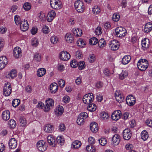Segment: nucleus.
<instances>
[{"instance_id": "1", "label": "nucleus", "mask_w": 152, "mask_h": 152, "mask_svg": "<svg viewBox=\"0 0 152 152\" xmlns=\"http://www.w3.org/2000/svg\"><path fill=\"white\" fill-rule=\"evenodd\" d=\"M149 65L148 60L145 59H140L137 63L138 69L141 71H144L148 67Z\"/></svg>"}, {"instance_id": "2", "label": "nucleus", "mask_w": 152, "mask_h": 152, "mask_svg": "<svg viewBox=\"0 0 152 152\" xmlns=\"http://www.w3.org/2000/svg\"><path fill=\"white\" fill-rule=\"evenodd\" d=\"M115 35L119 38L124 37L126 34L127 31L126 29L122 27L116 28L115 30Z\"/></svg>"}, {"instance_id": "3", "label": "nucleus", "mask_w": 152, "mask_h": 152, "mask_svg": "<svg viewBox=\"0 0 152 152\" xmlns=\"http://www.w3.org/2000/svg\"><path fill=\"white\" fill-rule=\"evenodd\" d=\"M50 4L51 7L55 10H59L62 7V3L60 0H50Z\"/></svg>"}, {"instance_id": "4", "label": "nucleus", "mask_w": 152, "mask_h": 152, "mask_svg": "<svg viewBox=\"0 0 152 152\" xmlns=\"http://www.w3.org/2000/svg\"><path fill=\"white\" fill-rule=\"evenodd\" d=\"M74 5L75 9L78 12L82 13L84 12L85 6L82 1L80 0L75 1Z\"/></svg>"}, {"instance_id": "5", "label": "nucleus", "mask_w": 152, "mask_h": 152, "mask_svg": "<svg viewBox=\"0 0 152 152\" xmlns=\"http://www.w3.org/2000/svg\"><path fill=\"white\" fill-rule=\"evenodd\" d=\"M94 96L92 93H88L84 96L83 101L84 103L88 104L91 103L93 101Z\"/></svg>"}, {"instance_id": "6", "label": "nucleus", "mask_w": 152, "mask_h": 152, "mask_svg": "<svg viewBox=\"0 0 152 152\" xmlns=\"http://www.w3.org/2000/svg\"><path fill=\"white\" fill-rule=\"evenodd\" d=\"M37 147L39 151L43 152L46 150L47 146L45 141L39 140L37 144Z\"/></svg>"}, {"instance_id": "7", "label": "nucleus", "mask_w": 152, "mask_h": 152, "mask_svg": "<svg viewBox=\"0 0 152 152\" xmlns=\"http://www.w3.org/2000/svg\"><path fill=\"white\" fill-rule=\"evenodd\" d=\"M45 102L44 110L45 112L49 111L50 110V107L54 105V101L52 99H49L46 101Z\"/></svg>"}, {"instance_id": "8", "label": "nucleus", "mask_w": 152, "mask_h": 152, "mask_svg": "<svg viewBox=\"0 0 152 152\" xmlns=\"http://www.w3.org/2000/svg\"><path fill=\"white\" fill-rule=\"evenodd\" d=\"M119 42L118 41L114 40L110 42L109 47L111 50L115 51L119 48Z\"/></svg>"}, {"instance_id": "9", "label": "nucleus", "mask_w": 152, "mask_h": 152, "mask_svg": "<svg viewBox=\"0 0 152 152\" xmlns=\"http://www.w3.org/2000/svg\"><path fill=\"white\" fill-rule=\"evenodd\" d=\"M59 56L61 60L66 61L70 58L71 56L70 54L67 52L63 51L61 52Z\"/></svg>"}, {"instance_id": "10", "label": "nucleus", "mask_w": 152, "mask_h": 152, "mask_svg": "<svg viewBox=\"0 0 152 152\" xmlns=\"http://www.w3.org/2000/svg\"><path fill=\"white\" fill-rule=\"evenodd\" d=\"M136 102L135 98L132 95L127 96L126 97V104L129 106H132L134 105Z\"/></svg>"}, {"instance_id": "11", "label": "nucleus", "mask_w": 152, "mask_h": 152, "mask_svg": "<svg viewBox=\"0 0 152 152\" xmlns=\"http://www.w3.org/2000/svg\"><path fill=\"white\" fill-rule=\"evenodd\" d=\"M12 92L11 86L8 84H5L4 87L3 94L6 96H9Z\"/></svg>"}, {"instance_id": "12", "label": "nucleus", "mask_w": 152, "mask_h": 152, "mask_svg": "<svg viewBox=\"0 0 152 152\" xmlns=\"http://www.w3.org/2000/svg\"><path fill=\"white\" fill-rule=\"evenodd\" d=\"M13 54V56L16 58L21 57L22 56V52L21 48L16 47L14 49Z\"/></svg>"}, {"instance_id": "13", "label": "nucleus", "mask_w": 152, "mask_h": 152, "mask_svg": "<svg viewBox=\"0 0 152 152\" xmlns=\"http://www.w3.org/2000/svg\"><path fill=\"white\" fill-rule=\"evenodd\" d=\"M115 96L116 100L119 102L121 103L124 100V97L119 90H117L115 94Z\"/></svg>"}, {"instance_id": "14", "label": "nucleus", "mask_w": 152, "mask_h": 152, "mask_svg": "<svg viewBox=\"0 0 152 152\" xmlns=\"http://www.w3.org/2000/svg\"><path fill=\"white\" fill-rule=\"evenodd\" d=\"M120 140L121 137L120 136L117 134H115L112 137V144L114 146L117 145L119 144Z\"/></svg>"}, {"instance_id": "15", "label": "nucleus", "mask_w": 152, "mask_h": 152, "mask_svg": "<svg viewBox=\"0 0 152 152\" xmlns=\"http://www.w3.org/2000/svg\"><path fill=\"white\" fill-rule=\"evenodd\" d=\"M123 136L124 138L126 140H128L131 138L132 136V133L129 129H126L124 130Z\"/></svg>"}, {"instance_id": "16", "label": "nucleus", "mask_w": 152, "mask_h": 152, "mask_svg": "<svg viewBox=\"0 0 152 152\" xmlns=\"http://www.w3.org/2000/svg\"><path fill=\"white\" fill-rule=\"evenodd\" d=\"M20 25V29L22 31H26L29 28V25L27 20L24 19L23 21H22Z\"/></svg>"}, {"instance_id": "17", "label": "nucleus", "mask_w": 152, "mask_h": 152, "mask_svg": "<svg viewBox=\"0 0 152 152\" xmlns=\"http://www.w3.org/2000/svg\"><path fill=\"white\" fill-rule=\"evenodd\" d=\"M149 40L148 39L145 38L142 41V49L146 50L149 48Z\"/></svg>"}, {"instance_id": "18", "label": "nucleus", "mask_w": 152, "mask_h": 152, "mask_svg": "<svg viewBox=\"0 0 152 152\" xmlns=\"http://www.w3.org/2000/svg\"><path fill=\"white\" fill-rule=\"evenodd\" d=\"M8 61L5 56L0 57V70L3 69L7 64Z\"/></svg>"}, {"instance_id": "19", "label": "nucleus", "mask_w": 152, "mask_h": 152, "mask_svg": "<svg viewBox=\"0 0 152 152\" xmlns=\"http://www.w3.org/2000/svg\"><path fill=\"white\" fill-rule=\"evenodd\" d=\"M121 111L119 110L115 111L112 114L111 118L113 120L117 121L121 117Z\"/></svg>"}, {"instance_id": "20", "label": "nucleus", "mask_w": 152, "mask_h": 152, "mask_svg": "<svg viewBox=\"0 0 152 152\" xmlns=\"http://www.w3.org/2000/svg\"><path fill=\"white\" fill-rule=\"evenodd\" d=\"M47 141L50 145L52 147H54L56 142L55 138L51 135L48 136L47 137Z\"/></svg>"}, {"instance_id": "21", "label": "nucleus", "mask_w": 152, "mask_h": 152, "mask_svg": "<svg viewBox=\"0 0 152 152\" xmlns=\"http://www.w3.org/2000/svg\"><path fill=\"white\" fill-rule=\"evenodd\" d=\"M56 13L54 11L51 10L50 11L47 15V20L48 21H51L55 18Z\"/></svg>"}, {"instance_id": "22", "label": "nucleus", "mask_w": 152, "mask_h": 152, "mask_svg": "<svg viewBox=\"0 0 152 152\" xmlns=\"http://www.w3.org/2000/svg\"><path fill=\"white\" fill-rule=\"evenodd\" d=\"M81 142L78 140L74 141L71 145V148L73 149H77L79 148L81 145Z\"/></svg>"}, {"instance_id": "23", "label": "nucleus", "mask_w": 152, "mask_h": 152, "mask_svg": "<svg viewBox=\"0 0 152 152\" xmlns=\"http://www.w3.org/2000/svg\"><path fill=\"white\" fill-rule=\"evenodd\" d=\"M9 145L10 148H15L17 146V142L15 139L14 138L10 139L9 141Z\"/></svg>"}, {"instance_id": "24", "label": "nucleus", "mask_w": 152, "mask_h": 152, "mask_svg": "<svg viewBox=\"0 0 152 152\" xmlns=\"http://www.w3.org/2000/svg\"><path fill=\"white\" fill-rule=\"evenodd\" d=\"M90 129L93 132L96 133L98 131V125L96 122L91 123L90 125Z\"/></svg>"}, {"instance_id": "25", "label": "nucleus", "mask_w": 152, "mask_h": 152, "mask_svg": "<svg viewBox=\"0 0 152 152\" xmlns=\"http://www.w3.org/2000/svg\"><path fill=\"white\" fill-rule=\"evenodd\" d=\"M54 128L52 125L50 124H46L44 126V130L47 133H51L53 132Z\"/></svg>"}, {"instance_id": "26", "label": "nucleus", "mask_w": 152, "mask_h": 152, "mask_svg": "<svg viewBox=\"0 0 152 152\" xmlns=\"http://www.w3.org/2000/svg\"><path fill=\"white\" fill-rule=\"evenodd\" d=\"M152 30V23L149 22L146 23L145 26L144 31L146 33H148Z\"/></svg>"}, {"instance_id": "27", "label": "nucleus", "mask_w": 152, "mask_h": 152, "mask_svg": "<svg viewBox=\"0 0 152 152\" xmlns=\"http://www.w3.org/2000/svg\"><path fill=\"white\" fill-rule=\"evenodd\" d=\"M17 72L15 70L13 69L8 73L7 77L10 79H13L17 76Z\"/></svg>"}, {"instance_id": "28", "label": "nucleus", "mask_w": 152, "mask_h": 152, "mask_svg": "<svg viewBox=\"0 0 152 152\" xmlns=\"http://www.w3.org/2000/svg\"><path fill=\"white\" fill-rule=\"evenodd\" d=\"M65 38L66 41L69 43H71L74 41V37L72 35L69 33L66 34Z\"/></svg>"}, {"instance_id": "29", "label": "nucleus", "mask_w": 152, "mask_h": 152, "mask_svg": "<svg viewBox=\"0 0 152 152\" xmlns=\"http://www.w3.org/2000/svg\"><path fill=\"white\" fill-rule=\"evenodd\" d=\"M58 86L55 83H52L50 86V90L52 93L54 94L57 91Z\"/></svg>"}, {"instance_id": "30", "label": "nucleus", "mask_w": 152, "mask_h": 152, "mask_svg": "<svg viewBox=\"0 0 152 152\" xmlns=\"http://www.w3.org/2000/svg\"><path fill=\"white\" fill-rule=\"evenodd\" d=\"M10 117V113L9 110H6L3 111L2 114V118L3 120L7 121Z\"/></svg>"}, {"instance_id": "31", "label": "nucleus", "mask_w": 152, "mask_h": 152, "mask_svg": "<svg viewBox=\"0 0 152 152\" xmlns=\"http://www.w3.org/2000/svg\"><path fill=\"white\" fill-rule=\"evenodd\" d=\"M46 72V70L44 68L39 69L37 71V75L38 77H42L44 76Z\"/></svg>"}, {"instance_id": "32", "label": "nucleus", "mask_w": 152, "mask_h": 152, "mask_svg": "<svg viewBox=\"0 0 152 152\" xmlns=\"http://www.w3.org/2000/svg\"><path fill=\"white\" fill-rule=\"evenodd\" d=\"M131 59V57L129 55L124 56L122 60V63L123 64H128Z\"/></svg>"}, {"instance_id": "33", "label": "nucleus", "mask_w": 152, "mask_h": 152, "mask_svg": "<svg viewBox=\"0 0 152 152\" xmlns=\"http://www.w3.org/2000/svg\"><path fill=\"white\" fill-rule=\"evenodd\" d=\"M86 43V42L84 40L81 38H79L77 42V45L81 48L84 47Z\"/></svg>"}, {"instance_id": "34", "label": "nucleus", "mask_w": 152, "mask_h": 152, "mask_svg": "<svg viewBox=\"0 0 152 152\" xmlns=\"http://www.w3.org/2000/svg\"><path fill=\"white\" fill-rule=\"evenodd\" d=\"M128 75V72L126 70H122L120 74L119 75V78L121 80H123Z\"/></svg>"}, {"instance_id": "35", "label": "nucleus", "mask_w": 152, "mask_h": 152, "mask_svg": "<svg viewBox=\"0 0 152 152\" xmlns=\"http://www.w3.org/2000/svg\"><path fill=\"white\" fill-rule=\"evenodd\" d=\"M141 138L143 140H146L148 137V133L146 130H143L141 133Z\"/></svg>"}, {"instance_id": "36", "label": "nucleus", "mask_w": 152, "mask_h": 152, "mask_svg": "<svg viewBox=\"0 0 152 152\" xmlns=\"http://www.w3.org/2000/svg\"><path fill=\"white\" fill-rule=\"evenodd\" d=\"M73 32L75 35L78 37L81 36L83 33L82 30L79 28L75 29L73 30Z\"/></svg>"}, {"instance_id": "37", "label": "nucleus", "mask_w": 152, "mask_h": 152, "mask_svg": "<svg viewBox=\"0 0 152 152\" xmlns=\"http://www.w3.org/2000/svg\"><path fill=\"white\" fill-rule=\"evenodd\" d=\"M109 116L108 113L105 112H102L100 114V118L102 120L106 121L109 118Z\"/></svg>"}, {"instance_id": "38", "label": "nucleus", "mask_w": 152, "mask_h": 152, "mask_svg": "<svg viewBox=\"0 0 152 152\" xmlns=\"http://www.w3.org/2000/svg\"><path fill=\"white\" fill-rule=\"evenodd\" d=\"M64 112V108L61 106H59L57 108L56 110L55 111L56 113L58 115H61Z\"/></svg>"}, {"instance_id": "39", "label": "nucleus", "mask_w": 152, "mask_h": 152, "mask_svg": "<svg viewBox=\"0 0 152 152\" xmlns=\"http://www.w3.org/2000/svg\"><path fill=\"white\" fill-rule=\"evenodd\" d=\"M96 106L94 104H91L87 107V110L90 112H93L96 110Z\"/></svg>"}, {"instance_id": "40", "label": "nucleus", "mask_w": 152, "mask_h": 152, "mask_svg": "<svg viewBox=\"0 0 152 152\" xmlns=\"http://www.w3.org/2000/svg\"><path fill=\"white\" fill-rule=\"evenodd\" d=\"M98 45L99 48H103L106 45V41L105 40L102 38L98 41Z\"/></svg>"}, {"instance_id": "41", "label": "nucleus", "mask_w": 152, "mask_h": 152, "mask_svg": "<svg viewBox=\"0 0 152 152\" xmlns=\"http://www.w3.org/2000/svg\"><path fill=\"white\" fill-rule=\"evenodd\" d=\"M57 142L58 144L62 145L64 144V139L63 137L61 136H58L57 137Z\"/></svg>"}, {"instance_id": "42", "label": "nucleus", "mask_w": 152, "mask_h": 152, "mask_svg": "<svg viewBox=\"0 0 152 152\" xmlns=\"http://www.w3.org/2000/svg\"><path fill=\"white\" fill-rule=\"evenodd\" d=\"M92 12L94 14L96 15L99 14L100 12L99 7L97 6H94L92 8Z\"/></svg>"}, {"instance_id": "43", "label": "nucleus", "mask_w": 152, "mask_h": 152, "mask_svg": "<svg viewBox=\"0 0 152 152\" xmlns=\"http://www.w3.org/2000/svg\"><path fill=\"white\" fill-rule=\"evenodd\" d=\"M98 42V40L96 37H93L89 40V43L90 45H94Z\"/></svg>"}, {"instance_id": "44", "label": "nucleus", "mask_w": 152, "mask_h": 152, "mask_svg": "<svg viewBox=\"0 0 152 152\" xmlns=\"http://www.w3.org/2000/svg\"><path fill=\"white\" fill-rule=\"evenodd\" d=\"M86 149L88 152H95L96 151L95 147L93 145H88Z\"/></svg>"}, {"instance_id": "45", "label": "nucleus", "mask_w": 152, "mask_h": 152, "mask_svg": "<svg viewBox=\"0 0 152 152\" xmlns=\"http://www.w3.org/2000/svg\"><path fill=\"white\" fill-rule=\"evenodd\" d=\"M14 20L15 22L16 25H20L22 21L20 17L18 15H15V16Z\"/></svg>"}, {"instance_id": "46", "label": "nucleus", "mask_w": 152, "mask_h": 152, "mask_svg": "<svg viewBox=\"0 0 152 152\" xmlns=\"http://www.w3.org/2000/svg\"><path fill=\"white\" fill-rule=\"evenodd\" d=\"M78 116L81 118H82V119H83L84 120L86 121L88 115L86 112H83L80 113Z\"/></svg>"}, {"instance_id": "47", "label": "nucleus", "mask_w": 152, "mask_h": 152, "mask_svg": "<svg viewBox=\"0 0 152 152\" xmlns=\"http://www.w3.org/2000/svg\"><path fill=\"white\" fill-rule=\"evenodd\" d=\"M8 124L11 128H12L15 127L16 124L15 120L12 119L8 122Z\"/></svg>"}, {"instance_id": "48", "label": "nucleus", "mask_w": 152, "mask_h": 152, "mask_svg": "<svg viewBox=\"0 0 152 152\" xmlns=\"http://www.w3.org/2000/svg\"><path fill=\"white\" fill-rule=\"evenodd\" d=\"M99 141V144L102 146H104L107 143V140L105 138L102 137Z\"/></svg>"}, {"instance_id": "49", "label": "nucleus", "mask_w": 152, "mask_h": 152, "mask_svg": "<svg viewBox=\"0 0 152 152\" xmlns=\"http://www.w3.org/2000/svg\"><path fill=\"white\" fill-rule=\"evenodd\" d=\"M20 101L19 99H14L12 103V106L14 107H16L20 104Z\"/></svg>"}, {"instance_id": "50", "label": "nucleus", "mask_w": 152, "mask_h": 152, "mask_svg": "<svg viewBox=\"0 0 152 152\" xmlns=\"http://www.w3.org/2000/svg\"><path fill=\"white\" fill-rule=\"evenodd\" d=\"M78 69L80 70H82L85 67V63L84 61H80L78 64Z\"/></svg>"}, {"instance_id": "51", "label": "nucleus", "mask_w": 152, "mask_h": 152, "mask_svg": "<svg viewBox=\"0 0 152 152\" xmlns=\"http://www.w3.org/2000/svg\"><path fill=\"white\" fill-rule=\"evenodd\" d=\"M50 41L53 44H56L58 41V39L56 36H53L51 37Z\"/></svg>"}, {"instance_id": "52", "label": "nucleus", "mask_w": 152, "mask_h": 152, "mask_svg": "<svg viewBox=\"0 0 152 152\" xmlns=\"http://www.w3.org/2000/svg\"><path fill=\"white\" fill-rule=\"evenodd\" d=\"M31 45L34 46L36 47L37 46L39 42L37 39L35 38H33L31 40Z\"/></svg>"}, {"instance_id": "53", "label": "nucleus", "mask_w": 152, "mask_h": 152, "mask_svg": "<svg viewBox=\"0 0 152 152\" xmlns=\"http://www.w3.org/2000/svg\"><path fill=\"white\" fill-rule=\"evenodd\" d=\"M19 121L21 124L20 125L22 126H25L27 122L26 120L24 118H20L19 119Z\"/></svg>"}, {"instance_id": "54", "label": "nucleus", "mask_w": 152, "mask_h": 152, "mask_svg": "<svg viewBox=\"0 0 152 152\" xmlns=\"http://www.w3.org/2000/svg\"><path fill=\"white\" fill-rule=\"evenodd\" d=\"M85 121L82 118L78 116L77 119V124L80 125H82L83 124Z\"/></svg>"}, {"instance_id": "55", "label": "nucleus", "mask_w": 152, "mask_h": 152, "mask_svg": "<svg viewBox=\"0 0 152 152\" xmlns=\"http://www.w3.org/2000/svg\"><path fill=\"white\" fill-rule=\"evenodd\" d=\"M120 18L119 15L118 14H114L113 15L112 18L113 20L115 22L118 21Z\"/></svg>"}, {"instance_id": "56", "label": "nucleus", "mask_w": 152, "mask_h": 152, "mask_svg": "<svg viewBox=\"0 0 152 152\" xmlns=\"http://www.w3.org/2000/svg\"><path fill=\"white\" fill-rule=\"evenodd\" d=\"M33 59L38 61H39L41 60V56L39 53H37L34 55Z\"/></svg>"}, {"instance_id": "57", "label": "nucleus", "mask_w": 152, "mask_h": 152, "mask_svg": "<svg viewBox=\"0 0 152 152\" xmlns=\"http://www.w3.org/2000/svg\"><path fill=\"white\" fill-rule=\"evenodd\" d=\"M23 8L26 10H28L31 8V4L28 2L25 3L23 5Z\"/></svg>"}, {"instance_id": "58", "label": "nucleus", "mask_w": 152, "mask_h": 152, "mask_svg": "<svg viewBox=\"0 0 152 152\" xmlns=\"http://www.w3.org/2000/svg\"><path fill=\"white\" fill-rule=\"evenodd\" d=\"M78 63L75 60H72L70 63V66L73 68H75L78 66Z\"/></svg>"}, {"instance_id": "59", "label": "nucleus", "mask_w": 152, "mask_h": 152, "mask_svg": "<svg viewBox=\"0 0 152 152\" xmlns=\"http://www.w3.org/2000/svg\"><path fill=\"white\" fill-rule=\"evenodd\" d=\"M62 100L65 103H68L70 100V98L68 96L66 95L63 97Z\"/></svg>"}, {"instance_id": "60", "label": "nucleus", "mask_w": 152, "mask_h": 152, "mask_svg": "<svg viewBox=\"0 0 152 152\" xmlns=\"http://www.w3.org/2000/svg\"><path fill=\"white\" fill-rule=\"evenodd\" d=\"M57 68L58 70L62 72L64 70L65 66L63 64H59L58 65Z\"/></svg>"}, {"instance_id": "61", "label": "nucleus", "mask_w": 152, "mask_h": 152, "mask_svg": "<svg viewBox=\"0 0 152 152\" xmlns=\"http://www.w3.org/2000/svg\"><path fill=\"white\" fill-rule=\"evenodd\" d=\"M42 31L45 34H48L49 32V28L46 25L43 26Z\"/></svg>"}, {"instance_id": "62", "label": "nucleus", "mask_w": 152, "mask_h": 152, "mask_svg": "<svg viewBox=\"0 0 152 152\" xmlns=\"http://www.w3.org/2000/svg\"><path fill=\"white\" fill-rule=\"evenodd\" d=\"M96 99L97 101L99 102H101L103 100V96L100 93H98L96 95Z\"/></svg>"}, {"instance_id": "63", "label": "nucleus", "mask_w": 152, "mask_h": 152, "mask_svg": "<svg viewBox=\"0 0 152 152\" xmlns=\"http://www.w3.org/2000/svg\"><path fill=\"white\" fill-rule=\"evenodd\" d=\"M88 59L90 63H93L96 60L95 55L93 54L91 55L90 56V58H88Z\"/></svg>"}, {"instance_id": "64", "label": "nucleus", "mask_w": 152, "mask_h": 152, "mask_svg": "<svg viewBox=\"0 0 152 152\" xmlns=\"http://www.w3.org/2000/svg\"><path fill=\"white\" fill-rule=\"evenodd\" d=\"M145 123L148 126L151 128L152 127V120L151 119H147L146 120Z\"/></svg>"}]
</instances>
